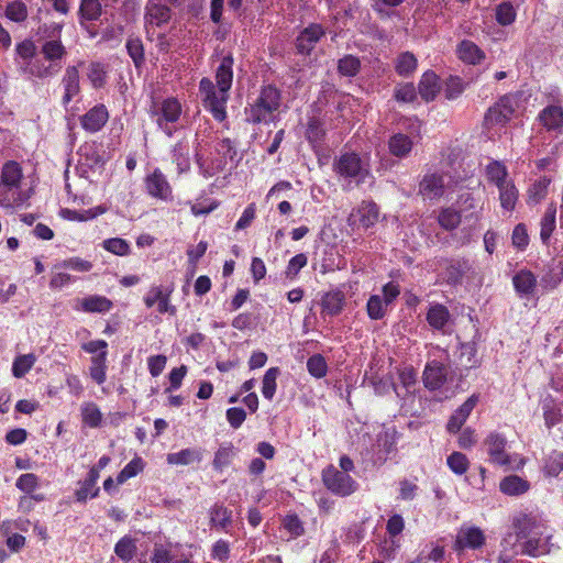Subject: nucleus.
<instances>
[{
    "label": "nucleus",
    "instance_id": "nucleus-34",
    "mask_svg": "<svg viewBox=\"0 0 563 563\" xmlns=\"http://www.w3.org/2000/svg\"><path fill=\"white\" fill-rule=\"evenodd\" d=\"M136 551V542L130 536H124L121 538L114 547V553L120 560L124 562L131 561L135 556Z\"/></svg>",
    "mask_w": 563,
    "mask_h": 563
},
{
    "label": "nucleus",
    "instance_id": "nucleus-59",
    "mask_svg": "<svg viewBox=\"0 0 563 563\" xmlns=\"http://www.w3.org/2000/svg\"><path fill=\"white\" fill-rule=\"evenodd\" d=\"M386 307L384 300L378 295H372L367 301V313L373 320H379L384 318L386 313Z\"/></svg>",
    "mask_w": 563,
    "mask_h": 563
},
{
    "label": "nucleus",
    "instance_id": "nucleus-2",
    "mask_svg": "<svg viewBox=\"0 0 563 563\" xmlns=\"http://www.w3.org/2000/svg\"><path fill=\"white\" fill-rule=\"evenodd\" d=\"M199 91L202 97L203 107L209 110L217 121H224L227 118L225 104L229 95H222V91L214 86L211 79L203 77L199 82Z\"/></svg>",
    "mask_w": 563,
    "mask_h": 563
},
{
    "label": "nucleus",
    "instance_id": "nucleus-46",
    "mask_svg": "<svg viewBox=\"0 0 563 563\" xmlns=\"http://www.w3.org/2000/svg\"><path fill=\"white\" fill-rule=\"evenodd\" d=\"M82 422L90 428H98L102 421V413L93 402H87L81 409Z\"/></svg>",
    "mask_w": 563,
    "mask_h": 563
},
{
    "label": "nucleus",
    "instance_id": "nucleus-29",
    "mask_svg": "<svg viewBox=\"0 0 563 563\" xmlns=\"http://www.w3.org/2000/svg\"><path fill=\"white\" fill-rule=\"evenodd\" d=\"M356 212L358 214L360 223L365 229L374 225L379 218L378 207L372 201H363Z\"/></svg>",
    "mask_w": 563,
    "mask_h": 563
},
{
    "label": "nucleus",
    "instance_id": "nucleus-40",
    "mask_svg": "<svg viewBox=\"0 0 563 563\" xmlns=\"http://www.w3.org/2000/svg\"><path fill=\"white\" fill-rule=\"evenodd\" d=\"M167 463L175 465H188L195 461L201 460V453L195 449H184L177 453L167 454Z\"/></svg>",
    "mask_w": 563,
    "mask_h": 563
},
{
    "label": "nucleus",
    "instance_id": "nucleus-54",
    "mask_svg": "<svg viewBox=\"0 0 563 563\" xmlns=\"http://www.w3.org/2000/svg\"><path fill=\"white\" fill-rule=\"evenodd\" d=\"M448 465L457 475H463L470 467L467 456L461 452H453L448 456Z\"/></svg>",
    "mask_w": 563,
    "mask_h": 563
},
{
    "label": "nucleus",
    "instance_id": "nucleus-53",
    "mask_svg": "<svg viewBox=\"0 0 563 563\" xmlns=\"http://www.w3.org/2000/svg\"><path fill=\"white\" fill-rule=\"evenodd\" d=\"M144 468V463L141 457H134L132 461H130L123 470L118 474L117 476V483L123 484L129 478L136 476L139 473H141Z\"/></svg>",
    "mask_w": 563,
    "mask_h": 563
},
{
    "label": "nucleus",
    "instance_id": "nucleus-11",
    "mask_svg": "<svg viewBox=\"0 0 563 563\" xmlns=\"http://www.w3.org/2000/svg\"><path fill=\"white\" fill-rule=\"evenodd\" d=\"M485 444L493 463L498 465H509L511 463L509 455L505 451L507 440L503 434L497 432L490 433L485 439Z\"/></svg>",
    "mask_w": 563,
    "mask_h": 563
},
{
    "label": "nucleus",
    "instance_id": "nucleus-64",
    "mask_svg": "<svg viewBox=\"0 0 563 563\" xmlns=\"http://www.w3.org/2000/svg\"><path fill=\"white\" fill-rule=\"evenodd\" d=\"M551 183V179L547 176H543L538 181H536L532 187L529 189V197L533 199L536 202L542 200L548 192V187Z\"/></svg>",
    "mask_w": 563,
    "mask_h": 563
},
{
    "label": "nucleus",
    "instance_id": "nucleus-56",
    "mask_svg": "<svg viewBox=\"0 0 563 563\" xmlns=\"http://www.w3.org/2000/svg\"><path fill=\"white\" fill-rule=\"evenodd\" d=\"M466 85L457 76H450L445 81L444 95L449 100L459 98L465 90Z\"/></svg>",
    "mask_w": 563,
    "mask_h": 563
},
{
    "label": "nucleus",
    "instance_id": "nucleus-31",
    "mask_svg": "<svg viewBox=\"0 0 563 563\" xmlns=\"http://www.w3.org/2000/svg\"><path fill=\"white\" fill-rule=\"evenodd\" d=\"M449 318L450 312L448 308L440 303L431 306L427 313V321L437 330H442L448 323Z\"/></svg>",
    "mask_w": 563,
    "mask_h": 563
},
{
    "label": "nucleus",
    "instance_id": "nucleus-26",
    "mask_svg": "<svg viewBox=\"0 0 563 563\" xmlns=\"http://www.w3.org/2000/svg\"><path fill=\"white\" fill-rule=\"evenodd\" d=\"M22 178L20 165L14 161L7 162L2 167L1 185L8 189L16 188Z\"/></svg>",
    "mask_w": 563,
    "mask_h": 563
},
{
    "label": "nucleus",
    "instance_id": "nucleus-27",
    "mask_svg": "<svg viewBox=\"0 0 563 563\" xmlns=\"http://www.w3.org/2000/svg\"><path fill=\"white\" fill-rule=\"evenodd\" d=\"M102 13V5L99 0H81L78 15L79 23L81 26L87 21H97Z\"/></svg>",
    "mask_w": 563,
    "mask_h": 563
},
{
    "label": "nucleus",
    "instance_id": "nucleus-47",
    "mask_svg": "<svg viewBox=\"0 0 563 563\" xmlns=\"http://www.w3.org/2000/svg\"><path fill=\"white\" fill-rule=\"evenodd\" d=\"M126 51L129 56L132 58L136 68L143 66L144 58V46L139 37H130L126 42Z\"/></svg>",
    "mask_w": 563,
    "mask_h": 563
},
{
    "label": "nucleus",
    "instance_id": "nucleus-30",
    "mask_svg": "<svg viewBox=\"0 0 563 563\" xmlns=\"http://www.w3.org/2000/svg\"><path fill=\"white\" fill-rule=\"evenodd\" d=\"M211 527L227 530L232 523V511L223 505L216 504L209 511Z\"/></svg>",
    "mask_w": 563,
    "mask_h": 563
},
{
    "label": "nucleus",
    "instance_id": "nucleus-33",
    "mask_svg": "<svg viewBox=\"0 0 563 563\" xmlns=\"http://www.w3.org/2000/svg\"><path fill=\"white\" fill-rule=\"evenodd\" d=\"M173 162L177 165L178 173H185L190 168L189 145L185 141L178 142L173 148Z\"/></svg>",
    "mask_w": 563,
    "mask_h": 563
},
{
    "label": "nucleus",
    "instance_id": "nucleus-37",
    "mask_svg": "<svg viewBox=\"0 0 563 563\" xmlns=\"http://www.w3.org/2000/svg\"><path fill=\"white\" fill-rule=\"evenodd\" d=\"M549 552L548 541L541 538H530L521 544V554L523 555L537 558Z\"/></svg>",
    "mask_w": 563,
    "mask_h": 563
},
{
    "label": "nucleus",
    "instance_id": "nucleus-15",
    "mask_svg": "<svg viewBox=\"0 0 563 563\" xmlns=\"http://www.w3.org/2000/svg\"><path fill=\"white\" fill-rule=\"evenodd\" d=\"M446 375V367L440 362L432 361L424 368L423 384L429 390H437L445 383Z\"/></svg>",
    "mask_w": 563,
    "mask_h": 563
},
{
    "label": "nucleus",
    "instance_id": "nucleus-48",
    "mask_svg": "<svg viewBox=\"0 0 563 563\" xmlns=\"http://www.w3.org/2000/svg\"><path fill=\"white\" fill-rule=\"evenodd\" d=\"M466 268V262L461 263L459 261H450L448 266L445 267V278L448 284H460Z\"/></svg>",
    "mask_w": 563,
    "mask_h": 563
},
{
    "label": "nucleus",
    "instance_id": "nucleus-8",
    "mask_svg": "<svg viewBox=\"0 0 563 563\" xmlns=\"http://www.w3.org/2000/svg\"><path fill=\"white\" fill-rule=\"evenodd\" d=\"M147 192L162 200H169L173 197L172 186L161 169L156 168L145 178Z\"/></svg>",
    "mask_w": 563,
    "mask_h": 563
},
{
    "label": "nucleus",
    "instance_id": "nucleus-25",
    "mask_svg": "<svg viewBox=\"0 0 563 563\" xmlns=\"http://www.w3.org/2000/svg\"><path fill=\"white\" fill-rule=\"evenodd\" d=\"M345 296L341 290H332L323 295L321 299L322 311L330 316L339 314L344 306Z\"/></svg>",
    "mask_w": 563,
    "mask_h": 563
},
{
    "label": "nucleus",
    "instance_id": "nucleus-16",
    "mask_svg": "<svg viewBox=\"0 0 563 563\" xmlns=\"http://www.w3.org/2000/svg\"><path fill=\"white\" fill-rule=\"evenodd\" d=\"M64 87L63 104L67 106L80 92L79 71L76 66H68L62 79Z\"/></svg>",
    "mask_w": 563,
    "mask_h": 563
},
{
    "label": "nucleus",
    "instance_id": "nucleus-23",
    "mask_svg": "<svg viewBox=\"0 0 563 563\" xmlns=\"http://www.w3.org/2000/svg\"><path fill=\"white\" fill-rule=\"evenodd\" d=\"M99 478L98 467H91L88 472L87 477L81 483L79 489L76 490V498L78 501H86L88 496L95 498L99 494V487H96V483Z\"/></svg>",
    "mask_w": 563,
    "mask_h": 563
},
{
    "label": "nucleus",
    "instance_id": "nucleus-3",
    "mask_svg": "<svg viewBox=\"0 0 563 563\" xmlns=\"http://www.w3.org/2000/svg\"><path fill=\"white\" fill-rule=\"evenodd\" d=\"M322 482L331 493L340 497L350 496L357 489V483L349 474L333 465H329L322 471Z\"/></svg>",
    "mask_w": 563,
    "mask_h": 563
},
{
    "label": "nucleus",
    "instance_id": "nucleus-49",
    "mask_svg": "<svg viewBox=\"0 0 563 563\" xmlns=\"http://www.w3.org/2000/svg\"><path fill=\"white\" fill-rule=\"evenodd\" d=\"M439 224L446 231L456 229L461 223V214L452 209H443L438 217Z\"/></svg>",
    "mask_w": 563,
    "mask_h": 563
},
{
    "label": "nucleus",
    "instance_id": "nucleus-13",
    "mask_svg": "<svg viewBox=\"0 0 563 563\" xmlns=\"http://www.w3.org/2000/svg\"><path fill=\"white\" fill-rule=\"evenodd\" d=\"M478 400L479 396L473 394L454 411V413L450 417L446 424V430L450 433H457L461 430L464 422L466 421L473 409L476 407Z\"/></svg>",
    "mask_w": 563,
    "mask_h": 563
},
{
    "label": "nucleus",
    "instance_id": "nucleus-63",
    "mask_svg": "<svg viewBox=\"0 0 563 563\" xmlns=\"http://www.w3.org/2000/svg\"><path fill=\"white\" fill-rule=\"evenodd\" d=\"M103 247L107 251H109L115 255H120V256H124L130 253V246H129L128 242L120 238H112V239L106 240L103 242Z\"/></svg>",
    "mask_w": 563,
    "mask_h": 563
},
{
    "label": "nucleus",
    "instance_id": "nucleus-1",
    "mask_svg": "<svg viewBox=\"0 0 563 563\" xmlns=\"http://www.w3.org/2000/svg\"><path fill=\"white\" fill-rule=\"evenodd\" d=\"M279 90L271 85L263 87L260 97L250 109H246L247 121L253 124L266 121L268 115L279 108Z\"/></svg>",
    "mask_w": 563,
    "mask_h": 563
},
{
    "label": "nucleus",
    "instance_id": "nucleus-9",
    "mask_svg": "<svg viewBox=\"0 0 563 563\" xmlns=\"http://www.w3.org/2000/svg\"><path fill=\"white\" fill-rule=\"evenodd\" d=\"M323 35L324 30L320 24L312 23L308 25L296 38L297 53L302 55L310 54Z\"/></svg>",
    "mask_w": 563,
    "mask_h": 563
},
{
    "label": "nucleus",
    "instance_id": "nucleus-18",
    "mask_svg": "<svg viewBox=\"0 0 563 563\" xmlns=\"http://www.w3.org/2000/svg\"><path fill=\"white\" fill-rule=\"evenodd\" d=\"M41 54L45 60L49 62V64H55L59 70L62 68L60 63L67 55V49L60 38L48 40L42 44Z\"/></svg>",
    "mask_w": 563,
    "mask_h": 563
},
{
    "label": "nucleus",
    "instance_id": "nucleus-50",
    "mask_svg": "<svg viewBox=\"0 0 563 563\" xmlns=\"http://www.w3.org/2000/svg\"><path fill=\"white\" fill-rule=\"evenodd\" d=\"M307 369L316 378H322L327 375L328 365L321 354H313L307 361Z\"/></svg>",
    "mask_w": 563,
    "mask_h": 563
},
{
    "label": "nucleus",
    "instance_id": "nucleus-58",
    "mask_svg": "<svg viewBox=\"0 0 563 563\" xmlns=\"http://www.w3.org/2000/svg\"><path fill=\"white\" fill-rule=\"evenodd\" d=\"M63 26L64 25L62 23H57V22H53L51 24L45 23V24L38 26V29H37L38 41H42L44 43V42H47L48 40L60 38Z\"/></svg>",
    "mask_w": 563,
    "mask_h": 563
},
{
    "label": "nucleus",
    "instance_id": "nucleus-57",
    "mask_svg": "<svg viewBox=\"0 0 563 563\" xmlns=\"http://www.w3.org/2000/svg\"><path fill=\"white\" fill-rule=\"evenodd\" d=\"M35 356L33 354L20 355L15 358L12 366V373L15 377H23L34 365Z\"/></svg>",
    "mask_w": 563,
    "mask_h": 563
},
{
    "label": "nucleus",
    "instance_id": "nucleus-61",
    "mask_svg": "<svg viewBox=\"0 0 563 563\" xmlns=\"http://www.w3.org/2000/svg\"><path fill=\"white\" fill-rule=\"evenodd\" d=\"M106 69L101 63L93 62L89 65L88 78L95 88H101L106 84Z\"/></svg>",
    "mask_w": 563,
    "mask_h": 563
},
{
    "label": "nucleus",
    "instance_id": "nucleus-5",
    "mask_svg": "<svg viewBox=\"0 0 563 563\" xmlns=\"http://www.w3.org/2000/svg\"><path fill=\"white\" fill-rule=\"evenodd\" d=\"M157 115V125L168 135L172 136L174 130L169 123H175L179 120L181 114V104L176 98H167L154 112Z\"/></svg>",
    "mask_w": 563,
    "mask_h": 563
},
{
    "label": "nucleus",
    "instance_id": "nucleus-22",
    "mask_svg": "<svg viewBox=\"0 0 563 563\" xmlns=\"http://www.w3.org/2000/svg\"><path fill=\"white\" fill-rule=\"evenodd\" d=\"M501 493L508 496H519L530 489V483L518 475H508L499 483Z\"/></svg>",
    "mask_w": 563,
    "mask_h": 563
},
{
    "label": "nucleus",
    "instance_id": "nucleus-10",
    "mask_svg": "<svg viewBox=\"0 0 563 563\" xmlns=\"http://www.w3.org/2000/svg\"><path fill=\"white\" fill-rule=\"evenodd\" d=\"M485 543L484 532L477 527H462L456 536L453 549L457 552L466 548L478 549Z\"/></svg>",
    "mask_w": 563,
    "mask_h": 563
},
{
    "label": "nucleus",
    "instance_id": "nucleus-62",
    "mask_svg": "<svg viewBox=\"0 0 563 563\" xmlns=\"http://www.w3.org/2000/svg\"><path fill=\"white\" fill-rule=\"evenodd\" d=\"M516 11L511 3L503 2L496 9V20L501 25H509L515 21Z\"/></svg>",
    "mask_w": 563,
    "mask_h": 563
},
{
    "label": "nucleus",
    "instance_id": "nucleus-4",
    "mask_svg": "<svg viewBox=\"0 0 563 563\" xmlns=\"http://www.w3.org/2000/svg\"><path fill=\"white\" fill-rule=\"evenodd\" d=\"M515 112V99L509 95L503 96L494 106L488 108L484 117V125L492 128L506 124Z\"/></svg>",
    "mask_w": 563,
    "mask_h": 563
},
{
    "label": "nucleus",
    "instance_id": "nucleus-12",
    "mask_svg": "<svg viewBox=\"0 0 563 563\" xmlns=\"http://www.w3.org/2000/svg\"><path fill=\"white\" fill-rule=\"evenodd\" d=\"M444 189V175L439 173H428L420 180L418 192L424 198L437 199L443 196Z\"/></svg>",
    "mask_w": 563,
    "mask_h": 563
},
{
    "label": "nucleus",
    "instance_id": "nucleus-39",
    "mask_svg": "<svg viewBox=\"0 0 563 563\" xmlns=\"http://www.w3.org/2000/svg\"><path fill=\"white\" fill-rule=\"evenodd\" d=\"M81 308L86 312H106L112 308V301L103 296H89L82 299Z\"/></svg>",
    "mask_w": 563,
    "mask_h": 563
},
{
    "label": "nucleus",
    "instance_id": "nucleus-38",
    "mask_svg": "<svg viewBox=\"0 0 563 563\" xmlns=\"http://www.w3.org/2000/svg\"><path fill=\"white\" fill-rule=\"evenodd\" d=\"M325 129L323 121L318 117H311L308 120L306 137L309 143L318 144L324 140Z\"/></svg>",
    "mask_w": 563,
    "mask_h": 563
},
{
    "label": "nucleus",
    "instance_id": "nucleus-45",
    "mask_svg": "<svg viewBox=\"0 0 563 563\" xmlns=\"http://www.w3.org/2000/svg\"><path fill=\"white\" fill-rule=\"evenodd\" d=\"M534 525V519L526 514H520L519 516L515 517L512 526L516 531L517 539H527Z\"/></svg>",
    "mask_w": 563,
    "mask_h": 563
},
{
    "label": "nucleus",
    "instance_id": "nucleus-55",
    "mask_svg": "<svg viewBox=\"0 0 563 563\" xmlns=\"http://www.w3.org/2000/svg\"><path fill=\"white\" fill-rule=\"evenodd\" d=\"M543 470L548 476H558L563 471V452H552L547 457Z\"/></svg>",
    "mask_w": 563,
    "mask_h": 563
},
{
    "label": "nucleus",
    "instance_id": "nucleus-7",
    "mask_svg": "<svg viewBox=\"0 0 563 563\" xmlns=\"http://www.w3.org/2000/svg\"><path fill=\"white\" fill-rule=\"evenodd\" d=\"M170 19L172 10L166 3L162 0H147L144 13L145 26L161 27L167 24Z\"/></svg>",
    "mask_w": 563,
    "mask_h": 563
},
{
    "label": "nucleus",
    "instance_id": "nucleus-43",
    "mask_svg": "<svg viewBox=\"0 0 563 563\" xmlns=\"http://www.w3.org/2000/svg\"><path fill=\"white\" fill-rule=\"evenodd\" d=\"M235 455L234 446L232 443L222 445L218 449L212 461L214 470L221 472L225 466L230 465Z\"/></svg>",
    "mask_w": 563,
    "mask_h": 563
},
{
    "label": "nucleus",
    "instance_id": "nucleus-19",
    "mask_svg": "<svg viewBox=\"0 0 563 563\" xmlns=\"http://www.w3.org/2000/svg\"><path fill=\"white\" fill-rule=\"evenodd\" d=\"M441 90L439 77L434 71H426L419 82L418 91L426 102L433 101Z\"/></svg>",
    "mask_w": 563,
    "mask_h": 563
},
{
    "label": "nucleus",
    "instance_id": "nucleus-35",
    "mask_svg": "<svg viewBox=\"0 0 563 563\" xmlns=\"http://www.w3.org/2000/svg\"><path fill=\"white\" fill-rule=\"evenodd\" d=\"M497 188L501 207L508 211L514 210L519 196L514 183L510 180Z\"/></svg>",
    "mask_w": 563,
    "mask_h": 563
},
{
    "label": "nucleus",
    "instance_id": "nucleus-20",
    "mask_svg": "<svg viewBox=\"0 0 563 563\" xmlns=\"http://www.w3.org/2000/svg\"><path fill=\"white\" fill-rule=\"evenodd\" d=\"M20 70L24 75L33 76L40 79H45L55 76L59 70L55 64L45 65L42 60H31L30 63H22Z\"/></svg>",
    "mask_w": 563,
    "mask_h": 563
},
{
    "label": "nucleus",
    "instance_id": "nucleus-52",
    "mask_svg": "<svg viewBox=\"0 0 563 563\" xmlns=\"http://www.w3.org/2000/svg\"><path fill=\"white\" fill-rule=\"evenodd\" d=\"M279 375V368L278 367H271L266 371L264 377H263V386H262V393L263 396L271 400L276 391V379Z\"/></svg>",
    "mask_w": 563,
    "mask_h": 563
},
{
    "label": "nucleus",
    "instance_id": "nucleus-32",
    "mask_svg": "<svg viewBox=\"0 0 563 563\" xmlns=\"http://www.w3.org/2000/svg\"><path fill=\"white\" fill-rule=\"evenodd\" d=\"M389 151L393 155L404 157L412 150V141L406 134H395L388 142Z\"/></svg>",
    "mask_w": 563,
    "mask_h": 563
},
{
    "label": "nucleus",
    "instance_id": "nucleus-6",
    "mask_svg": "<svg viewBox=\"0 0 563 563\" xmlns=\"http://www.w3.org/2000/svg\"><path fill=\"white\" fill-rule=\"evenodd\" d=\"M334 172L344 178L363 176L366 172L361 157L356 153H344L333 163Z\"/></svg>",
    "mask_w": 563,
    "mask_h": 563
},
{
    "label": "nucleus",
    "instance_id": "nucleus-41",
    "mask_svg": "<svg viewBox=\"0 0 563 563\" xmlns=\"http://www.w3.org/2000/svg\"><path fill=\"white\" fill-rule=\"evenodd\" d=\"M486 176L497 187L509 181L507 179L508 170L506 166L498 161H494L486 166Z\"/></svg>",
    "mask_w": 563,
    "mask_h": 563
},
{
    "label": "nucleus",
    "instance_id": "nucleus-24",
    "mask_svg": "<svg viewBox=\"0 0 563 563\" xmlns=\"http://www.w3.org/2000/svg\"><path fill=\"white\" fill-rule=\"evenodd\" d=\"M459 57L468 64H479L484 58V52L472 41L464 40L457 47Z\"/></svg>",
    "mask_w": 563,
    "mask_h": 563
},
{
    "label": "nucleus",
    "instance_id": "nucleus-51",
    "mask_svg": "<svg viewBox=\"0 0 563 563\" xmlns=\"http://www.w3.org/2000/svg\"><path fill=\"white\" fill-rule=\"evenodd\" d=\"M5 16L18 23L25 21L27 18L26 4L20 0L9 2L5 8Z\"/></svg>",
    "mask_w": 563,
    "mask_h": 563
},
{
    "label": "nucleus",
    "instance_id": "nucleus-21",
    "mask_svg": "<svg viewBox=\"0 0 563 563\" xmlns=\"http://www.w3.org/2000/svg\"><path fill=\"white\" fill-rule=\"evenodd\" d=\"M233 57L232 55L224 56L217 68L216 80L217 87L222 91V95L229 92L233 79Z\"/></svg>",
    "mask_w": 563,
    "mask_h": 563
},
{
    "label": "nucleus",
    "instance_id": "nucleus-44",
    "mask_svg": "<svg viewBox=\"0 0 563 563\" xmlns=\"http://www.w3.org/2000/svg\"><path fill=\"white\" fill-rule=\"evenodd\" d=\"M361 69V60L354 55H345L338 62V71L342 76L354 77Z\"/></svg>",
    "mask_w": 563,
    "mask_h": 563
},
{
    "label": "nucleus",
    "instance_id": "nucleus-28",
    "mask_svg": "<svg viewBox=\"0 0 563 563\" xmlns=\"http://www.w3.org/2000/svg\"><path fill=\"white\" fill-rule=\"evenodd\" d=\"M542 124L549 130H555L563 124V110L559 106H549L539 115Z\"/></svg>",
    "mask_w": 563,
    "mask_h": 563
},
{
    "label": "nucleus",
    "instance_id": "nucleus-36",
    "mask_svg": "<svg viewBox=\"0 0 563 563\" xmlns=\"http://www.w3.org/2000/svg\"><path fill=\"white\" fill-rule=\"evenodd\" d=\"M555 214H556V207L551 203L541 220V231H540V238L544 244H548L554 229H555Z\"/></svg>",
    "mask_w": 563,
    "mask_h": 563
},
{
    "label": "nucleus",
    "instance_id": "nucleus-17",
    "mask_svg": "<svg viewBox=\"0 0 563 563\" xmlns=\"http://www.w3.org/2000/svg\"><path fill=\"white\" fill-rule=\"evenodd\" d=\"M512 284L520 297H531L537 288V277L531 271L521 269L512 277Z\"/></svg>",
    "mask_w": 563,
    "mask_h": 563
},
{
    "label": "nucleus",
    "instance_id": "nucleus-42",
    "mask_svg": "<svg viewBox=\"0 0 563 563\" xmlns=\"http://www.w3.org/2000/svg\"><path fill=\"white\" fill-rule=\"evenodd\" d=\"M106 5H112L118 10V12L129 21L133 19L139 10V1L137 0H106Z\"/></svg>",
    "mask_w": 563,
    "mask_h": 563
},
{
    "label": "nucleus",
    "instance_id": "nucleus-14",
    "mask_svg": "<svg viewBox=\"0 0 563 563\" xmlns=\"http://www.w3.org/2000/svg\"><path fill=\"white\" fill-rule=\"evenodd\" d=\"M109 119L104 104H97L80 118L81 126L91 133L101 130Z\"/></svg>",
    "mask_w": 563,
    "mask_h": 563
},
{
    "label": "nucleus",
    "instance_id": "nucleus-60",
    "mask_svg": "<svg viewBox=\"0 0 563 563\" xmlns=\"http://www.w3.org/2000/svg\"><path fill=\"white\" fill-rule=\"evenodd\" d=\"M416 67L417 59L415 55L409 52L402 53L397 59L396 70L401 76H408Z\"/></svg>",
    "mask_w": 563,
    "mask_h": 563
}]
</instances>
